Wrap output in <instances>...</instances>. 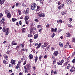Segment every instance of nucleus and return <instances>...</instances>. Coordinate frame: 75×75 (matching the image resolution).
<instances>
[{"label": "nucleus", "instance_id": "obj_8", "mask_svg": "<svg viewBox=\"0 0 75 75\" xmlns=\"http://www.w3.org/2000/svg\"><path fill=\"white\" fill-rule=\"evenodd\" d=\"M5 0H0V4L1 5H2L3 4H4Z\"/></svg>", "mask_w": 75, "mask_h": 75}, {"label": "nucleus", "instance_id": "obj_25", "mask_svg": "<svg viewBox=\"0 0 75 75\" xmlns=\"http://www.w3.org/2000/svg\"><path fill=\"white\" fill-rule=\"evenodd\" d=\"M59 45L61 47H63V44L61 42H59Z\"/></svg>", "mask_w": 75, "mask_h": 75}, {"label": "nucleus", "instance_id": "obj_38", "mask_svg": "<svg viewBox=\"0 0 75 75\" xmlns=\"http://www.w3.org/2000/svg\"><path fill=\"white\" fill-rule=\"evenodd\" d=\"M35 21L37 23H38V20L37 19H35Z\"/></svg>", "mask_w": 75, "mask_h": 75}, {"label": "nucleus", "instance_id": "obj_42", "mask_svg": "<svg viewBox=\"0 0 75 75\" xmlns=\"http://www.w3.org/2000/svg\"><path fill=\"white\" fill-rule=\"evenodd\" d=\"M55 36V34L54 33H53L52 34V35L51 36L52 38H54V37Z\"/></svg>", "mask_w": 75, "mask_h": 75}, {"label": "nucleus", "instance_id": "obj_12", "mask_svg": "<svg viewBox=\"0 0 75 75\" xmlns=\"http://www.w3.org/2000/svg\"><path fill=\"white\" fill-rule=\"evenodd\" d=\"M27 68L28 69L30 70V69L31 68V66L30 64H28L27 65Z\"/></svg>", "mask_w": 75, "mask_h": 75}, {"label": "nucleus", "instance_id": "obj_57", "mask_svg": "<svg viewBox=\"0 0 75 75\" xmlns=\"http://www.w3.org/2000/svg\"><path fill=\"white\" fill-rule=\"evenodd\" d=\"M22 6H23V7H25V6H26V5H25V4H23Z\"/></svg>", "mask_w": 75, "mask_h": 75}, {"label": "nucleus", "instance_id": "obj_64", "mask_svg": "<svg viewBox=\"0 0 75 75\" xmlns=\"http://www.w3.org/2000/svg\"><path fill=\"white\" fill-rule=\"evenodd\" d=\"M70 71L71 72H73V69H70Z\"/></svg>", "mask_w": 75, "mask_h": 75}, {"label": "nucleus", "instance_id": "obj_27", "mask_svg": "<svg viewBox=\"0 0 75 75\" xmlns=\"http://www.w3.org/2000/svg\"><path fill=\"white\" fill-rule=\"evenodd\" d=\"M42 58V56L40 55V56L39 57V61H41V58Z\"/></svg>", "mask_w": 75, "mask_h": 75}, {"label": "nucleus", "instance_id": "obj_23", "mask_svg": "<svg viewBox=\"0 0 75 75\" xmlns=\"http://www.w3.org/2000/svg\"><path fill=\"white\" fill-rule=\"evenodd\" d=\"M0 23L1 24H4V23H5V22L2 20H0Z\"/></svg>", "mask_w": 75, "mask_h": 75}, {"label": "nucleus", "instance_id": "obj_54", "mask_svg": "<svg viewBox=\"0 0 75 75\" xmlns=\"http://www.w3.org/2000/svg\"><path fill=\"white\" fill-rule=\"evenodd\" d=\"M26 63H27V61H25L23 63V65H25Z\"/></svg>", "mask_w": 75, "mask_h": 75}, {"label": "nucleus", "instance_id": "obj_7", "mask_svg": "<svg viewBox=\"0 0 75 75\" xmlns=\"http://www.w3.org/2000/svg\"><path fill=\"white\" fill-rule=\"evenodd\" d=\"M17 44V43L15 42V41H13L12 42L11 45H16Z\"/></svg>", "mask_w": 75, "mask_h": 75}, {"label": "nucleus", "instance_id": "obj_48", "mask_svg": "<svg viewBox=\"0 0 75 75\" xmlns=\"http://www.w3.org/2000/svg\"><path fill=\"white\" fill-rule=\"evenodd\" d=\"M21 45H22V48H24V43H22L21 44Z\"/></svg>", "mask_w": 75, "mask_h": 75}, {"label": "nucleus", "instance_id": "obj_56", "mask_svg": "<svg viewBox=\"0 0 75 75\" xmlns=\"http://www.w3.org/2000/svg\"><path fill=\"white\" fill-rule=\"evenodd\" d=\"M69 21H70V22L72 21V18H69Z\"/></svg>", "mask_w": 75, "mask_h": 75}, {"label": "nucleus", "instance_id": "obj_15", "mask_svg": "<svg viewBox=\"0 0 75 75\" xmlns=\"http://www.w3.org/2000/svg\"><path fill=\"white\" fill-rule=\"evenodd\" d=\"M16 61L14 60L13 59H12L11 60V63L14 64V65H15V64H16Z\"/></svg>", "mask_w": 75, "mask_h": 75}, {"label": "nucleus", "instance_id": "obj_21", "mask_svg": "<svg viewBox=\"0 0 75 75\" xmlns=\"http://www.w3.org/2000/svg\"><path fill=\"white\" fill-rule=\"evenodd\" d=\"M10 13L9 12H8V11L7 10H6L5 11V14H9Z\"/></svg>", "mask_w": 75, "mask_h": 75}, {"label": "nucleus", "instance_id": "obj_20", "mask_svg": "<svg viewBox=\"0 0 75 75\" xmlns=\"http://www.w3.org/2000/svg\"><path fill=\"white\" fill-rule=\"evenodd\" d=\"M67 11H66L64 12H62L61 13L62 15H64V14H65L66 13H67Z\"/></svg>", "mask_w": 75, "mask_h": 75}, {"label": "nucleus", "instance_id": "obj_46", "mask_svg": "<svg viewBox=\"0 0 75 75\" xmlns=\"http://www.w3.org/2000/svg\"><path fill=\"white\" fill-rule=\"evenodd\" d=\"M10 51H8L7 52H6V54H7L8 55L10 53Z\"/></svg>", "mask_w": 75, "mask_h": 75}, {"label": "nucleus", "instance_id": "obj_61", "mask_svg": "<svg viewBox=\"0 0 75 75\" xmlns=\"http://www.w3.org/2000/svg\"><path fill=\"white\" fill-rule=\"evenodd\" d=\"M60 62L62 63H63L64 62V59H62V60Z\"/></svg>", "mask_w": 75, "mask_h": 75}, {"label": "nucleus", "instance_id": "obj_18", "mask_svg": "<svg viewBox=\"0 0 75 75\" xmlns=\"http://www.w3.org/2000/svg\"><path fill=\"white\" fill-rule=\"evenodd\" d=\"M41 43H39L38 44V46L36 47V48L37 49L39 48L40 47H41Z\"/></svg>", "mask_w": 75, "mask_h": 75}, {"label": "nucleus", "instance_id": "obj_10", "mask_svg": "<svg viewBox=\"0 0 75 75\" xmlns=\"http://www.w3.org/2000/svg\"><path fill=\"white\" fill-rule=\"evenodd\" d=\"M29 18V17L27 15L25 17V20L26 22V21L28 20Z\"/></svg>", "mask_w": 75, "mask_h": 75}, {"label": "nucleus", "instance_id": "obj_36", "mask_svg": "<svg viewBox=\"0 0 75 75\" xmlns=\"http://www.w3.org/2000/svg\"><path fill=\"white\" fill-rule=\"evenodd\" d=\"M50 47V46H48L45 49V51H47L48 50V48H49Z\"/></svg>", "mask_w": 75, "mask_h": 75}, {"label": "nucleus", "instance_id": "obj_32", "mask_svg": "<svg viewBox=\"0 0 75 75\" xmlns=\"http://www.w3.org/2000/svg\"><path fill=\"white\" fill-rule=\"evenodd\" d=\"M24 68L25 69V72H27V68L25 67V66L24 67Z\"/></svg>", "mask_w": 75, "mask_h": 75}, {"label": "nucleus", "instance_id": "obj_63", "mask_svg": "<svg viewBox=\"0 0 75 75\" xmlns=\"http://www.w3.org/2000/svg\"><path fill=\"white\" fill-rule=\"evenodd\" d=\"M19 4V3H17L16 4V7H17V6H18V4Z\"/></svg>", "mask_w": 75, "mask_h": 75}, {"label": "nucleus", "instance_id": "obj_52", "mask_svg": "<svg viewBox=\"0 0 75 75\" xmlns=\"http://www.w3.org/2000/svg\"><path fill=\"white\" fill-rule=\"evenodd\" d=\"M75 55V52H74L72 53V57H74Z\"/></svg>", "mask_w": 75, "mask_h": 75}, {"label": "nucleus", "instance_id": "obj_60", "mask_svg": "<svg viewBox=\"0 0 75 75\" xmlns=\"http://www.w3.org/2000/svg\"><path fill=\"white\" fill-rule=\"evenodd\" d=\"M73 63H75V59H74L72 61Z\"/></svg>", "mask_w": 75, "mask_h": 75}, {"label": "nucleus", "instance_id": "obj_30", "mask_svg": "<svg viewBox=\"0 0 75 75\" xmlns=\"http://www.w3.org/2000/svg\"><path fill=\"white\" fill-rule=\"evenodd\" d=\"M26 31V29L25 28H23L22 29V32H25Z\"/></svg>", "mask_w": 75, "mask_h": 75}, {"label": "nucleus", "instance_id": "obj_17", "mask_svg": "<svg viewBox=\"0 0 75 75\" xmlns=\"http://www.w3.org/2000/svg\"><path fill=\"white\" fill-rule=\"evenodd\" d=\"M12 21L13 22H14L15 21H16L17 20V19L16 18H13L12 19Z\"/></svg>", "mask_w": 75, "mask_h": 75}, {"label": "nucleus", "instance_id": "obj_50", "mask_svg": "<svg viewBox=\"0 0 75 75\" xmlns=\"http://www.w3.org/2000/svg\"><path fill=\"white\" fill-rule=\"evenodd\" d=\"M3 63L4 64H6L7 63H6V60H4L3 61Z\"/></svg>", "mask_w": 75, "mask_h": 75}, {"label": "nucleus", "instance_id": "obj_26", "mask_svg": "<svg viewBox=\"0 0 75 75\" xmlns=\"http://www.w3.org/2000/svg\"><path fill=\"white\" fill-rule=\"evenodd\" d=\"M19 65H20L19 64H18L17 66L16 67V69H18L20 68V66H19Z\"/></svg>", "mask_w": 75, "mask_h": 75}, {"label": "nucleus", "instance_id": "obj_13", "mask_svg": "<svg viewBox=\"0 0 75 75\" xmlns=\"http://www.w3.org/2000/svg\"><path fill=\"white\" fill-rule=\"evenodd\" d=\"M71 36V34L69 33H67L66 35V37H70Z\"/></svg>", "mask_w": 75, "mask_h": 75}, {"label": "nucleus", "instance_id": "obj_45", "mask_svg": "<svg viewBox=\"0 0 75 75\" xmlns=\"http://www.w3.org/2000/svg\"><path fill=\"white\" fill-rule=\"evenodd\" d=\"M59 22L60 23H62V21L61 19H60L59 20Z\"/></svg>", "mask_w": 75, "mask_h": 75}, {"label": "nucleus", "instance_id": "obj_47", "mask_svg": "<svg viewBox=\"0 0 75 75\" xmlns=\"http://www.w3.org/2000/svg\"><path fill=\"white\" fill-rule=\"evenodd\" d=\"M68 26H69V27H70L71 28V27H72V26L70 24L68 25Z\"/></svg>", "mask_w": 75, "mask_h": 75}, {"label": "nucleus", "instance_id": "obj_34", "mask_svg": "<svg viewBox=\"0 0 75 75\" xmlns=\"http://www.w3.org/2000/svg\"><path fill=\"white\" fill-rule=\"evenodd\" d=\"M39 0H36V1H38ZM42 0H39V1L40 3H41L42 4H43V3H42Z\"/></svg>", "mask_w": 75, "mask_h": 75}, {"label": "nucleus", "instance_id": "obj_19", "mask_svg": "<svg viewBox=\"0 0 75 75\" xmlns=\"http://www.w3.org/2000/svg\"><path fill=\"white\" fill-rule=\"evenodd\" d=\"M29 58L30 59H32V58H33V55L30 54L29 56Z\"/></svg>", "mask_w": 75, "mask_h": 75}, {"label": "nucleus", "instance_id": "obj_44", "mask_svg": "<svg viewBox=\"0 0 75 75\" xmlns=\"http://www.w3.org/2000/svg\"><path fill=\"white\" fill-rule=\"evenodd\" d=\"M61 8H62L60 6H59L58 8V10H61Z\"/></svg>", "mask_w": 75, "mask_h": 75}, {"label": "nucleus", "instance_id": "obj_3", "mask_svg": "<svg viewBox=\"0 0 75 75\" xmlns=\"http://www.w3.org/2000/svg\"><path fill=\"white\" fill-rule=\"evenodd\" d=\"M9 30V29L8 28H7L5 29V28H4L3 29V32H7V31H8Z\"/></svg>", "mask_w": 75, "mask_h": 75}, {"label": "nucleus", "instance_id": "obj_33", "mask_svg": "<svg viewBox=\"0 0 75 75\" xmlns=\"http://www.w3.org/2000/svg\"><path fill=\"white\" fill-rule=\"evenodd\" d=\"M18 11L19 15H21V12L20 10H18Z\"/></svg>", "mask_w": 75, "mask_h": 75}, {"label": "nucleus", "instance_id": "obj_53", "mask_svg": "<svg viewBox=\"0 0 75 75\" xmlns=\"http://www.w3.org/2000/svg\"><path fill=\"white\" fill-rule=\"evenodd\" d=\"M3 14L1 13L0 14V18H1V17H3Z\"/></svg>", "mask_w": 75, "mask_h": 75}, {"label": "nucleus", "instance_id": "obj_51", "mask_svg": "<svg viewBox=\"0 0 75 75\" xmlns=\"http://www.w3.org/2000/svg\"><path fill=\"white\" fill-rule=\"evenodd\" d=\"M8 33H9V32H8V31L6 32V35H8Z\"/></svg>", "mask_w": 75, "mask_h": 75}, {"label": "nucleus", "instance_id": "obj_16", "mask_svg": "<svg viewBox=\"0 0 75 75\" xmlns=\"http://www.w3.org/2000/svg\"><path fill=\"white\" fill-rule=\"evenodd\" d=\"M7 17L8 18H11V14L9 13L7 14Z\"/></svg>", "mask_w": 75, "mask_h": 75}, {"label": "nucleus", "instance_id": "obj_9", "mask_svg": "<svg viewBox=\"0 0 75 75\" xmlns=\"http://www.w3.org/2000/svg\"><path fill=\"white\" fill-rule=\"evenodd\" d=\"M29 11H30V9H29V8H27L26 10V11L25 12V14H27L28 13Z\"/></svg>", "mask_w": 75, "mask_h": 75}, {"label": "nucleus", "instance_id": "obj_62", "mask_svg": "<svg viewBox=\"0 0 75 75\" xmlns=\"http://www.w3.org/2000/svg\"><path fill=\"white\" fill-rule=\"evenodd\" d=\"M16 48V49H17V48H20V46H17Z\"/></svg>", "mask_w": 75, "mask_h": 75}, {"label": "nucleus", "instance_id": "obj_14", "mask_svg": "<svg viewBox=\"0 0 75 75\" xmlns=\"http://www.w3.org/2000/svg\"><path fill=\"white\" fill-rule=\"evenodd\" d=\"M4 58H5V59H8V57L6 55L4 54Z\"/></svg>", "mask_w": 75, "mask_h": 75}, {"label": "nucleus", "instance_id": "obj_55", "mask_svg": "<svg viewBox=\"0 0 75 75\" xmlns=\"http://www.w3.org/2000/svg\"><path fill=\"white\" fill-rule=\"evenodd\" d=\"M21 60H20L18 61V64H19L20 65V64H21Z\"/></svg>", "mask_w": 75, "mask_h": 75}, {"label": "nucleus", "instance_id": "obj_39", "mask_svg": "<svg viewBox=\"0 0 75 75\" xmlns=\"http://www.w3.org/2000/svg\"><path fill=\"white\" fill-rule=\"evenodd\" d=\"M44 44L45 45V46H44L45 47H47V46L48 45V44L46 43H44Z\"/></svg>", "mask_w": 75, "mask_h": 75}, {"label": "nucleus", "instance_id": "obj_41", "mask_svg": "<svg viewBox=\"0 0 75 75\" xmlns=\"http://www.w3.org/2000/svg\"><path fill=\"white\" fill-rule=\"evenodd\" d=\"M33 23H31V24L30 25V27H31V28L33 27Z\"/></svg>", "mask_w": 75, "mask_h": 75}, {"label": "nucleus", "instance_id": "obj_37", "mask_svg": "<svg viewBox=\"0 0 75 75\" xmlns=\"http://www.w3.org/2000/svg\"><path fill=\"white\" fill-rule=\"evenodd\" d=\"M14 64H13V63L9 65V67H13V65H14Z\"/></svg>", "mask_w": 75, "mask_h": 75}, {"label": "nucleus", "instance_id": "obj_2", "mask_svg": "<svg viewBox=\"0 0 75 75\" xmlns=\"http://www.w3.org/2000/svg\"><path fill=\"white\" fill-rule=\"evenodd\" d=\"M69 42H67L66 45L65 46V48H71V45H69Z\"/></svg>", "mask_w": 75, "mask_h": 75}, {"label": "nucleus", "instance_id": "obj_24", "mask_svg": "<svg viewBox=\"0 0 75 75\" xmlns=\"http://www.w3.org/2000/svg\"><path fill=\"white\" fill-rule=\"evenodd\" d=\"M38 37V35H35L34 36V39H37Z\"/></svg>", "mask_w": 75, "mask_h": 75}, {"label": "nucleus", "instance_id": "obj_58", "mask_svg": "<svg viewBox=\"0 0 75 75\" xmlns=\"http://www.w3.org/2000/svg\"><path fill=\"white\" fill-rule=\"evenodd\" d=\"M56 62V60H54L53 62V64H55Z\"/></svg>", "mask_w": 75, "mask_h": 75}, {"label": "nucleus", "instance_id": "obj_35", "mask_svg": "<svg viewBox=\"0 0 75 75\" xmlns=\"http://www.w3.org/2000/svg\"><path fill=\"white\" fill-rule=\"evenodd\" d=\"M35 62H37V61L38 60V57H37V56H36L35 57Z\"/></svg>", "mask_w": 75, "mask_h": 75}, {"label": "nucleus", "instance_id": "obj_4", "mask_svg": "<svg viewBox=\"0 0 75 75\" xmlns=\"http://www.w3.org/2000/svg\"><path fill=\"white\" fill-rule=\"evenodd\" d=\"M66 2L67 4H71L72 3V1L70 0H66Z\"/></svg>", "mask_w": 75, "mask_h": 75}, {"label": "nucleus", "instance_id": "obj_22", "mask_svg": "<svg viewBox=\"0 0 75 75\" xmlns=\"http://www.w3.org/2000/svg\"><path fill=\"white\" fill-rule=\"evenodd\" d=\"M70 68H71V65H70V64H69L67 67V68L68 69H69Z\"/></svg>", "mask_w": 75, "mask_h": 75}, {"label": "nucleus", "instance_id": "obj_29", "mask_svg": "<svg viewBox=\"0 0 75 75\" xmlns=\"http://www.w3.org/2000/svg\"><path fill=\"white\" fill-rule=\"evenodd\" d=\"M33 37V35L32 34L30 33L28 35V37Z\"/></svg>", "mask_w": 75, "mask_h": 75}, {"label": "nucleus", "instance_id": "obj_59", "mask_svg": "<svg viewBox=\"0 0 75 75\" xmlns=\"http://www.w3.org/2000/svg\"><path fill=\"white\" fill-rule=\"evenodd\" d=\"M19 75H23V73L21 72H20L19 74Z\"/></svg>", "mask_w": 75, "mask_h": 75}, {"label": "nucleus", "instance_id": "obj_49", "mask_svg": "<svg viewBox=\"0 0 75 75\" xmlns=\"http://www.w3.org/2000/svg\"><path fill=\"white\" fill-rule=\"evenodd\" d=\"M41 25H38V28H41Z\"/></svg>", "mask_w": 75, "mask_h": 75}, {"label": "nucleus", "instance_id": "obj_28", "mask_svg": "<svg viewBox=\"0 0 75 75\" xmlns=\"http://www.w3.org/2000/svg\"><path fill=\"white\" fill-rule=\"evenodd\" d=\"M40 7L39 6H38L37 7V11H39L40 9Z\"/></svg>", "mask_w": 75, "mask_h": 75}, {"label": "nucleus", "instance_id": "obj_31", "mask_svg": "<svg viewBox=\"0 0 75 75\" xmlns=\"http://www.w3.org/2000/svg\"><path fill=\"white\" fill-rule=\"evenodd\" d=\"M57 64L58 65H62V63L61 62H57Z\"/></svg>", "mask_w": 75, "mask_h": 75}, {"label": "nucleus", "instance_id": "obj_1", "mask_svg": "<svg viewBox=\"0 0 75 75\" xmlns=\"http://www.w3.org/2000/svg\"><path fill=\"white\" fill-rule=\"evenodd\" d=\"M36 6L37 5L35 3H34L32 4L31 8L32 10H35V8Z\"/></svg>", "mask_w": 75, "mask_h": 75}, {"label": "nucleus", "instance_id": "obj_43", "mask_svg": "<svg viewBox=\"0 0 75 75\" xmlns=\"http://www.w3.org/2000/svg\"><path fill=\"white\" fill-rule=\"evenodd\" d=\"M72 42H75V37L73 38Z\"/></svg>", "mask_w": 75, "mask_h": 75}, {"label": "nucleus", "instance_id": "obj_5", "mask_svg": "<svg viewBox=\"0 0 75 75\" xmlns=\"http://www.w3.org/2000/svg\"><path fill=\"white\" fill-rule=\"evenodd\" d=\"M38 16H39V17H45V14H44V13H40L38 15Z\"/></svg>", "mask_w": 75, "mask_h": 75}, {"label": "nucleus", "instance_id": "obj_6", "mask_svg": "<svg viewBox=\"0 0 75 75\" xmlns=\"http://www.w3.org/2000/svg\"><path fill=\"white\" fill-rule=\"evenodd\" d=\"M57 28H56L55 29H54L53 28H52L51 29V30L52 32H53L54 31V32H57Z\"/></svg>", "mask_w": 75, "mask_h": 75}, {"label": "nucleus", "instance_id": "obj_40", "mask_svg": "<svg viewBox=\"0 0 75 75\" xmlns=\"http://www.w3.org/2000/svg\"><path fill=\"white\" fill-rule=\"evenodd\" d=\"M64 4H61V6H60V7H61L62 8L64 7Z\"/></svg>", "mask_w": 75, "mask_h": 75}, {"label": "nucleus", "instance_id": "obj_11", "mask_svg": "<svg viewBox=\"0 0 75 75\" xmlns=\"http://www.w3.org/2000/svg\"><path fill=\"white\" fill-rule=\"evenodd\" d=\"M53 54L55 56H57L58 55V52L55 51L54 52Z\"/></svg>", "mask_w": 75, "mask_h": 75}]
</instances>
